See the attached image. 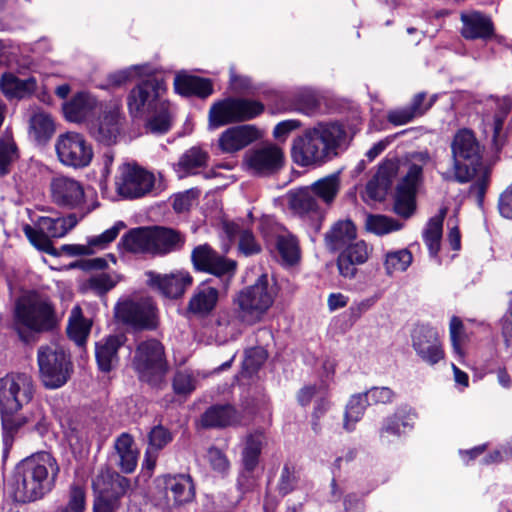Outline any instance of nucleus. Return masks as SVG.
<instances>
[{
  "mask_svg": "<svg viewBox=\"0 0 512 512\" xmlns=\"http://www.w3.org/2000/svg\"><path fill=\"white\" fill-rule=\"evenodd\" d=\"M92 321L83 316L80 306H74L70 312L67 334L78 346H84L90 334Z\"/></svg>",
  "mask_w": 512,
  "mask_h": 512,
  "instance_id": "nucleus-42",
  "label": "nucleus"
},
{
  "mask_svg": "<svg viewBox=\"0 0 512 512\" xmlns=\"http://www.w3.org/2000/svg\"><path fill=\"white\" fill-rule=\"evenodd\" d=\"M219 290L209 282H203L196 287L188 302V310L198 316L209 315L217 306Z\"/></svg>",
  "mask_w": 512,
  "mask_h": 512,
  "instance_id": "nucleus-32",
  "label": "nucleus"
},
{
  "mask_svg": "<svg viewBox=\"0 0 512 512\" xmlns=\"http://www.w3.org/2000/svg\"><path fill=\"white\" fill-rule=\"evenodd\" d=\"M277 295L274 280L266 273L261 274L254 284L244 287L233 297L236 318L247 325L259 323L273 306Z\"/></svg>",
  "mask_w": 512,
  "mask_h": 512,
  "instance_id": "nucleus-5",
  "label": "nucleus"
},
{
  "mask_svg": "<svg viewBox=\"0 0 512 512\" xmlns=\"http://www.w3.org/2000/svg\"><path fill=\"white\" fill-rule=\"evenodd\" d=\"M369 404H389L393 401L395 393L389 387H372L363 393Z\"/></svg>",
  "mask_w": 512,
  "mask_h": 512,
  "instance_id": "nucleus-59",
  "label": "nucleus"
},
{
  "mask_svg": "<svg viewBox=\"0 0 512 512\" xmlns=\"http://www.w3.org/2000/svg\"><path fill=\"white\" fill-rule=\"evenodd\" d=\"M411 342L412 348L422 362L435 366L444 360L445 351L435 328L427 325L416 326L411 334Z\"/></svg>",
  "mask_w": 512,
  "mask_h": 512,
  "instance_id": "nucleus-14",
  "label": "nucleus"
},
{
  "mask_svg": "<svg viewBox=\"0 0 512 512\" xmlns=\"http://www.w3.org/2000/svg\"><path fill=\"white\" fill-rule=\"evenodd\" d=\"M413 261L412 253L406 249L389 251L384 257V268L387 275L391 276L395 272H404Z\"/></svg>",
  "mask_w": 512,
  "mask_h": 512,
  "instance_id": "nucleus-47",
  "label": "nucleus"
},
{
  "mask_svg": "<svg viewBox=\"0 0 512 512\" xmlns=\"http://www.w3.org/2000/svg\"><path fill=\"white\" fill-rule=\"evenodd\" d=\"M59 474L60 465L50 452L26 457L15 467L11 491L14 501L27 504L42 500L55 489Z\"/></svg>",
  "mask_w": 512,
  "mask_h": 512,
  "instance_id": "nucleus-1",
  "label": "nucleus"
},
{
  "mask_svg": "<svg viewBox=\"0 0 512 512\" xmlns=\"http://www.w3.org/2000/svg\"><path fill=\"white\" fill-rule=\"evenodd\" d=\"M116 285V281L108 274L101 273L92 276L88 281V287L97 295H103Z\"/></svg>",
  "mask_w": 512,
  "mask_h": 512,
  "instance_id": "nucleus-62",
  "label": "nucleus"
},
{
  "mask_svg": "<svg viewBox=\"0 0 512 512\" xmlns=\"http://www.w3.org/2000/svg\"><path fill=\"white\" fill-rule=\"evenodd\" d=\"M174 87L177 93L184 96L206 98L213 93L211 80L187 73H178L175 76Z\"/></svg>",
  "mask_w": 512,
  "mask_h": 512,
  "instance_id": "nucleus-34",
  "label": "nucleus"
},
{
  "mask_svg": "<svg viewBox=\"0 0 512 512\" xmlns=\"http://www.w3.org/2000/svg\"><path fill=\"white\" fill-rule=\"evenodd\" d=\"M298 480L299 476L295 467L285 464L278 481V492L283 496L289 494L296 488Z\"/></svg>",
  "mask_w": 512,
  "mask_h": 512,
  "instance_id": "nucleus-57",
  "label": "nucleus"
},
{
  "mask_svg": "<svg viewBox=\"0 0 512 512\" xmlns=\"http://www.w3.org/2000/svg\"><path fill=\"white\" fill-rule=\"evenodd\" d=\"M370 250L363 240H354L347 245L337 259L340 275L345 278H354L357 273V265H362L368 260Z\"/></svg>",
  "mask_w": 512,
  "mask_h": 512,
  "instance_id": "nucleus-25",
  "label": "nucleus"
},
{
  "mask_svg": "<svg viewBox=\"0 0 512 512\" xmlns=\"http://www.w3.org/2000/svg\"><path fill=\"white\" fill-rule=\"evenodd\" d=\"M267 357V352L262 347L248 349L243 360V370L252 375L265 363Z\"/></svg>",
  "mask_w": 512,
  "mask_h": 512,
  "instance_id": "nucleus-55",
  "label": "nucleus"
},
{
  "mask_svg": "<svg viewBox=\"0 0 512 512\" xmlns=\"http://www.w3.org/2000/svg\"><path fill=\"white\" fill-rule=\"evenodd\" d=\"M118 455V466L123 473H133L137 467L139 451L134 447V438L129 433H121L114 442Z\"/></svg>",
  "mask_w": 512,
  "mask_h": 512,
  "instance_id": "nucleus-36",
  "label": "nucleus"
},
{
  "mask_svg": "<svg viewBox=\"0 0 512 512\" xmlns=\"http://www.w3.org/2000/svg\"><path fill=\"white\" fill-rule=\"evenodd\" d=\"M367 405L368 403L363 393L351 396L345 410L344 428L347 431L354 429L355 423L363 417Z\"/></svg>",
  "mask_w": 512,
  "mask_h": 512,
  "instance_id": "nucleus-49",
  "label": "nucleus"
},
{
  "mask_svg": "<svg viewBox=\"0 0 512 512\" xmlns=\"http://www.w3.org/2000/svg\"><path fill=\"white\" fill-rule=\"evenodd\" d=\"M237 122H244L259 116L264 111V105L252 99L234 98Z\"/></svg>",
  "mask_w": 512,
  "mask_h": 512,
  "instance_id": "nucleus-53",
  "label": "nucleus"
},
{
  "mask_svg": "<svg viewBox=\"0 0 512 512\" xmlns=\"http://www.w3.org/2000/svg\"><path fill=\"white\" fill-rule=\"evenodd\" d=\"M122 120L119 108L105 110L96 120L88 124V132L101 144L108 146L115 144L121 132Z\"/></svg>",
  "mask_w": 512,
  "mask_h": 512,
  "instance_id": "nucleus-21",
  "label": "nucleus"
},
{
  "mask_svg": "<svg viewBox=\"0 0 512 512\" xmlns=\"http://www.w3.org/2000/svg\"><path fill=\"white\" fill-rule=\"evenodd\" d=\"M186 242L185 235L166 226L132 228L120 239L118 246L132 254L166 256L180 251Z\"/></svg>",
  "mask_w": 512,
  "mask_h": 512,
  "instance_id": "nucleus-4",
  "label": "nucleus"
},
{
  "mask_svg": "<svg viewBox=\"0 0 512 512\" xmlns=\"http://www.w3.org/2000/svg\"><path fill=\"white\" fill-rule=\"evenodd\" d=\"M365 227L369 232L376 235H385L401 229V224L396 220L384 215H368Z\"/></svg>",
  "mask_w": 512,
  "mask_h": 512,
  "instance_id": "nucleus-52",
  "label": "nucleus"
},
{
  "mask_svg": "<svg viewBox=\"0 0 512 512\" xmlns=\"http://www.w3.org/2000/svg\"><path fill=\"white\" fill-rule=\"evenodd\" d=\"M117 321L135 329L153 330L158 325L157 308L151 298L126 299L115 306Z\"/></svg>",
  "mask_w": 512,
  "mask_h": 512,
  "instance_id": "nucleus-11",
  "label": "nucleus"
},
{
  "mask_svg": "<svg viewBox=\"0 0 512 512\" xmlns=\"http://www.w3.org/2000/svg\"><path fill=\"white\" fill-rule=\"evenodd\" d=\"M236 118L234 98L228 97L211 106L209 110V127L216 129L227 124L237 123Z\"/></svg>",
  "mask_w": 512,
  "mask_h": 512,
  "instance_id": "nucleus-43",
  "label": "nucleus"
},
{
  "mask_svg": "<svg viewBox=\"0 0 512 512\" xmlns=\"http://www.w3.org/2000/svg\"><path fill=\"white\" fill-rule=\"evenodd\" d=\"M126 227L125 223L122 221L116 222L111 228L105 230L100 235L91 237L88 240V244L90 247H96L103 249L108 244L113 242L117 236L119 235L120 231Z\"/></svg>",
  "mask_w": 512,
  "mask_h": 512,
  "instance_id": "nucleus-58",
  "label": "nucleus"
},
{
  "mask_svg": "<svg viewBox=\"0 0 512 512\" xmlns=\"http://www.w3.org/2000/svg\"><path fill=\"white\" fill-rule=\"evenodd\" d=\"M450 340L453 352L459 357L464 356L462 350V343L465 340V329L462 320L459 317L453 316L449 325Z\"/></svg>",
  "mask_w": 512,
  "mask_h": 512,
  "instance_id": "nucleus-56",
  "label": "nucleus"
},
{
  "mask_svg": "<svg viewBox=\"0 0 512 512\" xmlns=\"http://www.w3.org/2000/svg\"><path fill=\"white\" fill-rule=\"evenodd\" d=\"M29 135L37 143L44 144L55 133V123L51 115L43 110H35L29 118Z\"/></svg>",
  "mask_w": 512,
  "mask_h": 512,
  "instance_id": "nucleus-40",
  "label": "nucleus"
},
{
  "mask_svg": "<svg viewBox=\"0 0 512 512\" xmlns=\"http://www.w3.org/2000/svg\"><path fill=\"white\" fill-rule=\"evenodd\" d=\"M437 99V94H433L428 98L426 92H419L413 96L408 106L390 111L387 119L393 125H405L415 118L423 116Z\"/></svg>",
  "mask_w": 512,
  "mask_h": 512,
  "instance_id": "nucleus-24",
  "label": "nucleus"
},
{
  "mask_svg": "<svg viewBox=\"0 0 512 512\" xmlns=\"http://www.w3.org/2000/svg\"><path fill=\"white\" fill-rule=\"evenodd\" d=\"M287 202L289 209L295 215L311 222L314 227L319 228L325 216L326 208L308 186L290 190L287 193Z\"/></svg>",
  "mask_w": 512,
  "mask_h": 512,
  "instance_id": "nucleus-15",
  "label": "nucleus"
},
{
  "mask_svg": "<svg viewBox=\"0 0 512 512\" xmlns=\"http://www.w3.org/2000/svg\"><path fill=\"white\" fill-rule=\"evenodd\" d=\"M173 438V433L165 426L158 424L152 427L147 435V447L142 468L152 473L156 467L160 451L170 444Z\"/></svg>",
  "mask_w": 512,
  "mask_h": 512,
  "instance_id": "nucleus-26",
  "label": "nucleus"
},
{
  "mask_svg": "<svg viewBox=\"0 0 512 512\" xmlns=\"http://www.w3.org/2000/svg\"><path fill=\"white\" fill-rule=\"evenodd\" d=\"M163 481L166 496L168 500L172 499L175 505H183L194 499L195 487L190 475H166Z\"/></svg>",
  "mask_w": 512,
  "mask_h": 512,
  "instance_id": "nucleus-29",
  "label": "nucleus"
},
{
  "mask_svg": "<svg viewBox=\"0 0 512 512\" xmlns=\"http://www.w3.org/2000/svg\"><path fill=\"white\" fill-rule=\"evenodd\" d=\"M59 161L70 167L84 168L93 158V149L84 136L77 132L60 134L55 143Z\"/></svg>",
  "mask_w": 512,
  "mask_h": 512,
  "instance_id": "nucleus-13",
  "label": "nucleus"
},
{
  "mask_svg": "<svg viewBox=\"0 0 512 512\" xmlns=\"http://www.w3.org/2000/svg\"><path fill=\"white\" fill-rule=\"evenodd\" d=\"M145 275L147 277L148 286L159 291L167 298H178L182 296L193 282V278L189 272L183 270L175 271L170 274L147 271Z\"/></svg>",
  "mask_w": 512,
  "mask_h": 512,
  "instance_id": "nucleus-20",
  "label": "nucleus"
},
{
  "mask_svg": "<svg viewBox=\"0 0 512 512\" xmlns=\"http://www.w3.org/2000/svg\"><path fill=\"white\" fill-rule=\"evenodd\" d=\"M208 153L200 147H191L186 150L179 159L178 166L186 173L194 174L197 169L207 165Z\"/></svg>",
  "mask_w": 512,
  "mask_h": 512,
  "instance_id": "nucleus-48",
  "label": "nucleus"
},
{
  "mask_svg": "<svg viewBox=\"0 0 512 512\" xmlns=\"http://www.w3.org/2000/svg\"><path fill=\"white\" fill-rule=\"evenodd\" d=\"M124 339V335H112L96 344L95 355L101 371L109 372L117 365L118 350Z\"/></svg>",
  "mask_w": 512,
  "mask_h": 512,
  "instance_id": "nucleus-35",
  "label": "nucleus"
},
{
  "mask_svg": "<svg viewBox=\"0 0 512 512\" xmlns=\"http://www.w3.org/2000/svg\"><path fill=\"white\" fill-rule=\"evenodd\" d=\"M51 198L54 204L65 209H81L85 204L83 184L71 177L57 176L50 183Z\"/></svg>",
  "mask_w": 512,
  "mask_h": 512,
  "instance_id": "nucleus-17",
  "label": "nucleus"
},
{
  "mask_svg": "<svg viewBox=\"0 0 512 512\" xmlns=\"http://www.w3.org/2000/svg\"><path fill=\"white\" fill-rule=\"evenodd\" d=\"M133 367L141 381L159 387L168 372L163 344L153 338L140 342L135 350Z\"/></svg>",
  "mask_w": 512,
  "mask_h": 512,
  "instance_id": "nucleus-6",
  "label": "nucleus"
},
{
  "mask_svg": "<svg viewBox=\"0 0 512 512\" xmlns=\"http://www.w3.org/2000/svg\"><path fill=\"white\" fill-rule=\"evenodd\" d=\"M261 137L253 125H238L226 129L218 139L219 149L226 154L236 153Z\"/></svg>",
  "mask_w": 512,
  "mask_h": 512,
  "instance_id": "nucleus-22",
  "label": "nucleus"
},
{
  "mask_svg": "<svg viewBox=\"0 0 512 512\" xmlns=\"http://www.w3.org/2000/svg\"><path fill=\"white\" fill-rule=\"evenodd\" d=\"M472 172L464 165H459L453 161V167L451 171L441 173V177L447 182H458L461 184L469 182L473 176Z\"/></svg>",
  "mask_w": 512,
  "mask_h": 512,
  "instance_id": "nucleus-60",
  "label": "nucleus"
},
{
  "mask_svg": "<svg viewBox=\"0 0 512 512\" xmlns=\"http://www.w3.org/2000/svg\"><path fill=\"white\" fill-rule=\"evenodd\" d=\"M414 425V418L411 414L397 411L393 415L383 419L379 429V438L382 443L388 444L394 438H399L406 432L411 430Z\"/></svg>",
  "mask_w": 512,
  "mask_h": 512,
  "instance_id": "nucleus-33",
  "label": "nucleus"
},
{
  "mask_svg": "<svg viewBox=\"0 0 512 512\" xmlns=\"http://www.w3.org/2000/svg\"><path fill=\"white\" fill-rule=\"evenodd\" d=\"M18 149L9 136L0 138V176L10 172L11 165L18 159Z\"/></svg>",
  "mask_w": 512,
  "mask_h": 512,
  "instance_id": "nucleus-51",
  "label": "nucleus"
},
{
  "mask_svg": "<svg viewBox=\"0 0 512 512\" xmlns=\"http://www.w3.org/2000/svg\"><path fill=\"white\" fill-rule=\"evenodd\" d=\"M356 239V228L350 220L339 221L325 235L326 246L336 252Z\"/></svg>",
  "mask_w": 512,
  "mask_h": 512,
  "instance_id": "nucleus-39",
  "label": "nucleus"
},
{
  "mask_svg": "<svg viewBox=\"0 0 512 512\" xmlns=\"http://www.w3.org/2000/svg\"><path fill=\"white\" fill-rule=\"evenodd\" d=\"M276 250L286 265H294L300 259V248L297 239L288 233L280 234L275 240Z\"/></svg>",
  "mask_w": 512,
  "mask_h": 512,
  "instance_id": "nucleus-45",
  "label": "nucleus"
},
{
  "mask_svg": "<svg viewBox=\"0 0 512 512\" xmlns=\"http://www.w3.org/2000/svg\"><path fill=\"white\" fill-rule=\"evenodd\" d=\"M191 258L195 268L199 271L228 278H232L236 273V261L221 256L207 244L194 248Z\"/></svg>",
  "mask_w": 512,
  "mask_h": 512,
  "instance_id": "nucleus-18",
  "label": "nucleus"
},
{
  "mask_svg": "<svg viewBox=\"0 0 512 512\" xmlns=\"http://www.w3.org/2000/svg\"><path fill=\"white\" fill-rule=\"evenodd\" d=\"M261 450L262 435H249L242 451V465L246 470H255L259 462Z\"/></svg>",
  "mask_w": 512,
  "mask_h": 512,
  "instance_id": "nucleus-50",
  "label": "nucleus"
},
{
  "mask_svg": "<svg viewBox=\"0 0 512 512\" xmlns=\"http://www.w3.org/2000/svg\"><path fill=\"white\" fill-rule=\"evenodd\" d=\"M155 184V175L136 163L122 164L115 180L117 193L125 199H139L151 195Z\"/></svg>",
  "mask_w": 512,
  "mask_h": 512,
  "instance_id": "nucleus-10",
  "label": "nucleus"
},
{
  "mask_svg": "<svg viewBox=\"0 0 512 512\" xmlns=\"http://www.w3.org/2000/svg\"><path fill=\"white\" fill-rule=\"evenodd\" d=\"M445 210L441 211L439 216L431 218L423 233L424 242L427 245L431 255L436 256L440 250V241L442 237L443 220Z\"/></svg>",
  "mask_w": 512,
  "mask_h": 512,
  "instance_id": "nucleus-46",
  "label": "nucleus"
},
{
  "mask_svg": "<svg viewBox=\"0 0 512 512\" xmlns=\"http://www.w3.org/2000/svg\"><path fill=\"white\" fill-rule=\"evenodd\" d=\"M93 487L116 502L129 490L130 480L108 467H103L93 480Z\"/></svg>",
  "mask_w": 512,
  "mask_h": 512,
  "instance_id": "nucleus-28",
  "label": "nucleus"
},
{
  "mask_svg": "<svg viewBox=\"0 0 512 512\" xmlns=\"http://www.w3.org/2000/svg\"><path fill=\"white\" fill-rule=\"evenodd\" d=\"M34 393L33 378L27 373L11 372L0 377V414H16L32 401Z\"/></svg>",
  "mask_w": 512,
  "mask_h": 512,
  "instance_id": "nucleus-8",
  "label": "nucleus"
},
{
  "mask_svg": "<svg viewBox=\"0 0 512 512\" xmlns=\"http://www.w3.org/2000/svg\"><path fill=\"white\" fill-rule=\"evenodd\" d=\"M238 246L245 256L258 254L261 251L260 243L255 239L253 233L247 229L241 231Z\"/></svg>",
  "mask_w": 512,
  "mask_h": 512,
  "instance_id": "nucleus-63",
  "label": "nucleus"
},
{
  "mask_svg": "<svg viewBox=\"0 0 512 512\" xmlns=\"http://www.w3.org/2000/svg\"><path fill=\"white\" fill-rule=\"evenodd\" d=\"M397 173V165L392 160L383 161L366 185V196L373 201H382L392 185V181Z\"/></svg>",
  "mask_w": 512,
  "mask_h": 512,
  "instance_id": "nucleus-27",
  "label": "nucleus"
},
{
  "mask_svg": "<svg viewBox=\"0 0 512 512\" xmlns=\"http://www.w3.org/2000/svg\"><path fill=\"white\" fill-rule=\"evenodd\" d=\"M146 68V65L131 66L127 69L110 74L108 76V81L113 86H121L131 80L134 75L142 73Z\"/></svg>",
  "mask_w": 512,
  "mask_h": 512,
  "instance_id": "nucleus-61",
  "label": "nucleus"
},
{
  "mask_svg": "<svg viewBox=\"0 0 512 512\" xmlns=\"http://www.w3.org/2000/svg\"><path fill=\"white\" fill-rule=\"evenodd\" d=\"M340 186V172H336L318 179L309 185L308 188L313 191L316 198L327 209L338 195Z\"/></svg>",
  "mask_w": 512,
  "mask_h": 512,
  "instance_id": "nucleus-41",
  "label": "nucleus"
},
{
  "mask_svg": "<svg viewBox=\"0 0 512 512\" xmlns=\"http://www.w3.org/2000/svg\"><path fill=\"white\" fill-rule=\"evenodd\" d=\"M461 21L463 23L461 35L465 39L487 40L494 35V25L491 18L480 12L462 14Z\"/></svg>",
  "mask_w": 512,
  "mask_h": 512,
  "instance_id": "nucleus-31",
  "label": "nucleus"
},
{
  "mask_svg": "<svg viewBox=\"0 0 512 512\" xmlns=\"http://www.w3.org/2000/svg\"><path fill=\"white\" fill-rule=\"evenodd\" d=\"M166 92L164 80L149 77L139 82L128 94L127 105L133 117H140L155 109L159 103L165 101L163 95Z\"/></svg>",
  "mask_w": 512,
  "mask_h": 512,
  "instance_id": "nucleus-12",
  "label": "nucleus"
},
{
  "mask_svg": "<svg viewBox=\"0 0 512 512\" xmlns=\"http://www.w3.org/2000/svg\"><path fill=\"white\" fill-rule=\"evenodd\" d=\"M0 89L7 98L23 99L36 91L37 81L34 77L20 79L13 73L6 72L1 76Z\"/></svg>",
  "mask_w": 512,
  "mask_h": 512,
  "instance_id": "nucleus-37",
  "label": "nucleus"
},
{
  "mask_svg": "<svg viewBox=\"0 0 512 512\" xmlns=\"http://www.w3.org/2000/svg\"><path fill=\"white\" fill-rule=\"evenodd\" d=\"M198 197L199 191L197 189H189L179 193L174 197L173 209L177 213L188 211Z\"/></svg>",
  "mask_w": 512,
  "mask_h": 512,
  "instance_id": "nucleus-64",
  "label": "nucleus"
},
{
  "mask_svg": "<svg viewBox=\"0 0 512 512\" xmlns=\"http://www.w3.org/2000/svg\"><path fill=\"white\" fill-rule=\"evenodd\" d=\"M240 420L236 409L231 405H214L201 416V424L205 428H225Z\"/></svg>",
  "mask_w": 512,
  "mask_h": 512,
  "instance_id": "nucleus-38",
  "label": "nucleus"
},
{
  "mask_svg": "<svg viewBox=\"0 0 512 512\" xmlns=\"http://www.w3.org/2000/svg\"><path fill=\"white\" fill-rule=\"evenodd\" d=\"M37 363L40 380L47 389H58L64 386L73 372L70 355L55 344L38 348Z\"/></svg>",
  "mask_w": 512,
  "mask_h": 512,
  "instance_id": "nucleus-7",
  "label": "nucleus"
},
{
  "mask_svg": "<svg viewBox=\"0 0 512 512\" xmlns=\"http://www.w3.org/2000/svg\"><path fill=\"white\" fill-rule=\"evenodd\" d=\"M76 512L86 511V491L83 485L72 483L67 491L66 501L62 504Z\"/></svg>",
  "mask_w": 512,
  "mask_h": 512,
  "instance_id": "nucleus-54",
  "label": "nucleus"
},
{
  "mask_svg": "<svg viewBox=\"0 0 512 512\" xmlns=\"http://www.w3.org/2000/svg\"><path fill=\"white\" fill-rule=\"evenodd\" d=\"M423 168L418 164H411L407 174L397 187L394 203L396 214L409 218L415 211V196L417 188L422 181Z\"/></svg>",
  "mask_w": 512,
  "mask_h": 512,
  "instance_id": "nucleus-19",
  "label": "nucleus"
},
{
  "mask_svg": "<svg viewBox=\"0 0 512 512\" xmlns=\"http://www.w3.org/2000/svg\"><path fill=\"white\" fill-rule=\"evenodd\" d=\"M452 160L459 165H464L476 174L477 167L481 164L482 148L473 131L463 128L457 131L451 142Z\"/></svg>",
  "mask_w": 512,
  "mask_h": 512,
  "instance_id": "nucleus-16",
  "label": "nucleus"
},
{
  "mask_svg": "<svg viewBox=\"0 0 512 512\" xmlns=\"http://www.w3.org/2000/svg\"><path fill=\"white\" fill-rule=\"evenodd\" d=\"M249 168L257 174L268 175L279 170L283 164V152L275 145H266L247 154Z\"/></svg>",
  "mask_w": 512,
  "mask_h": 512,
  "instance_id": "nucleus-23",
  "label": "nucleus"
},
{
  "mask_svg": "<svg viewBox=\"0 0 512 512\" xmlns=\"http://www.w3.org/2000/svg\"><path fill=\"white\" fill-rule=\"evenodd\" d=\"M345 130L336 123H318L292 142L291 157L301 167H319L337 155Z\"/></svg>",
  "mask_w": 512,
  "mask_h": 512,
  "instance_id": "nucleus-2",
  "label": "nucleus"
},
{
  "mask_svg": "<svg viewBox=\"0 0 512 512\" xmlns=\"http://www.w3.org/2000/svg\"><path fill=\"white\" fill-rule=\"evenodd\" d=\"M78 220L76 215L70 214L66 217H40L37 223V229L26 224L23 232L30 243L40 251L49 255L58 256L59 253L53 247L50 238H61L68 231L74 228Z\"/></svg>",
  "mask_w": 512,
  "mask_h": 512,
  "instance_id": "nucleus-9",
  "label": "nucleus"
},
{
  "mask_svg": "<svg viewBox=\"0 0 512 512\" xmlns=\"http://www.w3.org/2000/svg\"><path fill=\"white\" fill-rule=\"evenodd\" d=\"M149 115L146 128L153 134H165L172 126L170 104L167 100L159 103L155 109L146 112Z\"/></svg>",
  "mask_w": 512,
  "mask_h": 512,
  "instance_id": "nucleus-44",
  "label": "nucleus"
},
{
  "mask_svg": "<svg viewBox=\"0 0 512 512\" xmlns=\"http://www.w3.org/2000/svg\"><path fill=\"white\" fill-rule=\"evenodd\" d=\"M97 107L96 98L87 92L75 94L63 104V113L69 122L82 123L94 114Z\"/></svg>",
  "mask_w": 512,
  "mask_h": 512,
  "instance_id": "nucleus-30",
  "label": "nucleus"
},
{
  "mask_svg": "<svg viewBox=\"0 0 512 512\" xmlns=\"http://www.w3.org/2000/svg\"><path fill=\"white\" fill-rule=\"evenodd\" d=\"M58 324L55 304L47 295L30 291L17 298L12 326L23 342H30L36 334L54 330Z\"/></svg>",
  "mask_w": 512,
  "mask_h": 512,
  "instance_id": "nucleus-3",
  "label": "nucleus"
}]
</instances>
